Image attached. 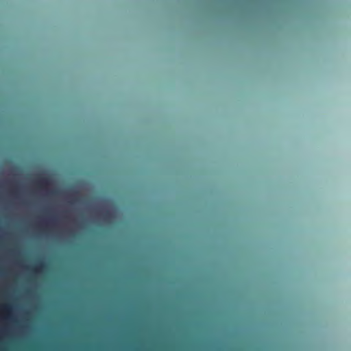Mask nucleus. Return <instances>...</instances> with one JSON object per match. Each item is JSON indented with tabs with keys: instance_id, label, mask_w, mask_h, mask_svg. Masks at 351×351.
<instances>
[{
	"instance_id": "nucleus-1",
	"label": "nucleus",
	"mask_w": 351,
	"mask_h": 351,
	"mask_svg": "<svg viewBox=\"0 0 351 351\" xmlns=\"http://www.w3.org/2000/svg\"><path fill=\"white\" fill-rule=\"evenodd\" d=\"M36 184L40 187L47 186L49 184V179L45 177H39L36 180Z\"/></svg>"
},
{
	"instance_id": "nucleus-3",
	"label": "nucleus",
	"mask_w": 351,
	"mask_h": 351,
	"mask_svg": "<svg viewBox=\"0 0 351 351\" xmlns=\"http://www.w3.org/2000/svg\"><path fill=\"white\" fill-rule=\"evenodd\" d=\"M1 309L5 312H9L11 309V307L8 304H5L1 306Z\"/></svg>"
},
{
	"instance_id": "nucleus-2",
	"label": "nucleus",
	"mask_w": 351,
	"mask_h": 351,
	"mask_svg": "<svg viewBox=\"0 0 351 351\" xmlns=\"http://www.w3.org/2000/svg\"><path fill=\"white\" fill-rule=\"evenodd\" d=\"M46 267L45 264L43 262H38L33 268L32 270L36 273H39L43 271Z\"/></svg>"
}]
</instances>
